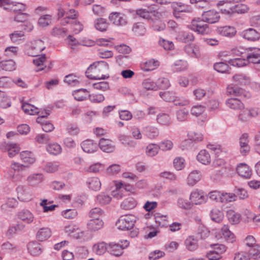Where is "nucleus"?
<instances>
[{"mask_svg":"<svg viewBox=\"0 0 260 260\" xmlns=\"http://www.w3.org/2000/svg\"><path fill=\"white\" fill-rule=\"evenodd\" d=\"M109 70L108 64L104 61L94 62L88 68L86 72L87 77L91 79H106L109 78L107 73Z\"/></svg>","mask_w":260,"mask_h":260,"instance_id":"f257e3e1","label":"nucleus"},{"mask_svg":"<svg viewBox=\"0 0 260 260\" xmlns=\"http://www.w3.org/2000/svg\"><path fill=\"white\" fill-rule=\"evenodd\" d=\"M64 231L68 236L76 239L81 240L85 239V232L80 230L78 225L73 222L66 224Z\"/></svg>","mask_w":260,"mask_h":260,"instance_id":"f03ea898","label":"nucleus"},{"mask_svg":"<svg viewBox=\"0 0 260 260\" xmlns=\"http://www.w3.org/2000/svg\"><path fill=\"white\" fill-rule=\"evenodd\" d=\"M205 21L200 18H196L192 20L188 27L198 34H206L209 31V28L208 24L205 23Z\"/></svg>","mask_w":260,"mask_h":260,"instance_id":"7ed1b4c3","label":"nucleus"},{"mask_svg":"<svg viewBox=\"0 0 260 260\" xmlns=\"http://www.w3.org/2000/svg\"><path fill=\"white\" fill-rule=\"evenodd\" d=\"M135 217L132 215H126L120 217L116 222L117 228L121 230L132 229L135 224Z\"/></svg>","mask_w":260,"mask_h":260,"instance_id":"20e7f679","label":"nucleus"},{"mask_svg":"<svg viewBox=\"0 0 260 260\" xmlns=\"http://www.w3.org/2000/svg\"><path fill=\"white\" fill-rule=\"evenodd\" d=\"M45 48V46L42 40L39 39L34 40L26 50V53L29 56H37Z\"/></svg>","mask_w":260,"mask_h":260,"instance_id":"39448f33","label":"nucleus"},{"mask_svg":"<svg viewBox=\"0 0 260 260\" xmlns=\"http://www.w3.org/2000/svg\"><path fill=\"white\" fill-rule=\"evenodd\" d=\"M16 191L18 199L22 202L30 201L34 197L33 190L24 186H19Z\"/></svg>","mask_w":260,"mask_h":260,"instance_id":"423d86ee","label":"nucleus"},{"mask_svg":"<svg viewBox=\"0 0 260 260\" xmlns=\"http://www.w3.org/2000/svg\"><path fill=\"white\" fill-rule=\"evenodd\" d=\"M189 199L192 204L201 205L207 201L208 197L202 191L196 189L191 192Z\"/></svg>","mask_w":260,"mask_h":260,"instance_id":"0eeeda50","label":"nucleus"},{"mask_svg":"<svg viewBox=\"0 0 260 260\" xmlns=\"http://www.w3.org/2000/svg\"><path fill=\"white\" fill-rule=\"evenodd\" d=\"M220 17L219 13L215 10L205 11L202 14L203 20L209 24H214L218 22Z\"/></svg>","mask_w":260,"mask_h":260,"instance_id":"6e6552de","label":"nucleus"},{"mask_svg":"<svg viewBox=\"0 0 260 260\" xmlns=\"http://www.w3.org/2000/svg\"><path fill=\"white\" fill-rule=\"evenodd\" d=\"M216 6L224 15L231 16L234 14V5L231 1H220L217 3Z\"/></svg>","mask_w":260,"mask_h":260,"instance_id":"1a4fd4ad","label":"nucleus"},{"mask_svg":"<svg viewBox=\"0 0 260 260\" xmlns=\"http://www.w3.org/2000/svg\"><path fill=\"white\" fill-rule=\"evenodd\" d=\"M226 92L229 95L241 96L246 99H248L251 96V94L249 92L245 91L241 88L232 85H230L227 87Z\"/></svg>","mask_w":260,"mask_h":260,"instance_id":"9d476101","label":"nucleus"},{"mask_svg":"<svg viewBox=\"0 0 260 260\" xmlns=\"http://www.w3.org/2000/svg\"><path fill=\"white\" fill-rule=\"evenodd\" d=\"M219 234L221 235V238L228 243H233L236 241V236L230 230L229 226L227 224L222 226Z\"/></svg>","mask_w":260,"mask_h":260,"instance_id":"9b49d317","label":"nucleus"},{"mask_svg":"<svg viewBox=\"0 0 260 260\" xmlns=\"http://www.w3.org/2000/svg\"><path fill=\"white\" fill-rule=\"evenodd\" d=\"M246 58L248 63H260V48H249L247 51Z\"/></svg>","mask_w":260,"mask_h":260,"instance_id":"f8f14e48","label":"nucleus"},{"mask_svg":"<svg viewBox=\"0 0 260 260\" xmlns=\"http://www.w3.org/2000/svg\"><path fill=\"white\" fill-rule=\"evenodd\" d=\"M17 217L27 224L32 223L35 219V215L28 209H22L17 213Z\"/></svg>","mask_w":260,"mask_h":260,"instance_id":"ddd939ff","label":"nucleus"},{"mask_svg":"<svg viewBox=\"0 0 260 260\" xmlns=\"http://www.w3.org/2000/svg\"><path fill=\"white\" fill-rule=\"evenodd\" d=\"M28 253L34 256H39L43 251L42 245L37 241H31L27 245Z\"/></svg>","mask_w":260,"mask_h":260,"instance_id":"4468645a","label":"nucleus"},{"mask_svg":"<svg viewBox=\"0 0 260 260\" xmlns=\"http://www.w3.org/2000/svg\"><path fill=\"white\" fill-rule=\"evenodd\" d=\"M184 50L186 54L191 57L199 58L201 56L200 48L199 45L193 44L186 45Z\"/></svg>","mask_w":260,"mask_h":260,"instance_id":"2eb2a0df","label":"nucleus"},{"mask_svg":"<svg viewBox=\"0 0 260 260\" xmlns=\"http://www.w3.org/2000/svg\"><path fill=\"white\" fill-rule=\"evenodd\" d=\"M99 145L100 149L105 152L110 153L115 150L114 143L110 139L102 138L99 141Z\"/></svg>","mask_w":260,"mask_h":260,"instance_id":"dca6fc26","label":"nucleus"},{"mask_svg":"<svg viewBox=\"0 0 260 260\" xmlns=\"http://www.w3.org/2000/svg\"><path fill=\"white\" fill-rule=\"evenodd\" d=\"M110 21L116 25H123L126 23L125 16L120 13L113 12L109 16Z\"/></svg>","mask_w":260,"mask_h":260,"instance_id":"f3484780","label":"nucleus"},{"mask_svg":"<svg viewBox=\"0 0 260 260\" xmlns=\"http://www.w3.org/2000/svg\"><path fill=\"white\" fill-rule=\"evenodd\" d=\"M81 146L82 150L88 153H94L98 149L97 143L89 139L83 141L81 143Z\"/></svg>","mask_w":260,"mask_h":260,"instance_id":"a211bd4d","label":"nucleus"},{"mask_svg":"<svg viewBox=\"0 0 260 260\" xmlns=\"http://www.w3.org/2000/svg\"><path fill=\"white\" fill-rule=\"evenodd\" d=\"M241 36L243 38L251 41H257L260 38V34L253 28H248L243 31Z\"/></svg>","mask_w":260,"mask_h":260,"instance_id":"6ab92c4d","label":"nucleus"},{"mask_svg":"<svg viewBox=\"0 0 260 260\" xmlns=\"http://www.w3.org/2000/svg\"><path fill=\"white\" fill-rule=\"evenodd\" d=\"M20 156L21 160L26 164L25 166L26 167L33 164L36 160L34 154L30 151H22L20 153Z\"/></svg>","mask_w":260,"mask_h":260,"instance_id":"aec40b11","label":"nucleus"},{"mask_svg":"<svg viewBox=\"0 0 260 260\" xmlns=\"http://www.w3.org/2000/svg\"><path fill=\"white\" fill-rule=\"evenodd\" d=\"M184 245L188 250L195 251L198 248V240L194 236H188L184 241Z\"/></svg>","mask_w":260,"mask_h":260,"instance_id":"412c9836","label":"nucleus"},{"mask_svg":"<svg viewBox=\"0 0 260 260\" xmlns=\"http://www.w3.org/2000/svg\"><path fill=\"white\" fill-rule=\"evenodd\" d=\"M123 249L120 244L114 242H111L108 245V252L116 256L121 255Z\"/></svg>","mask_w":260,"mask_h":260,"instance_id":"4be33fe9","label":"nucleus"},{"mask_svg":"<svg viewBox=\"0 0 260 260\" xmlns=\"http://www.w3.org/2000/svg\"><path fill=\"white\" fill-rule=\"evenodd\" d=\"M201 179L200 172L197 170L191 171L188 175L186 183L188 185L193 186Z\"/></svg>","mask_w":260,"mask_h":260,"instance_id":"5701e85b","label":"nucleus"},{"mask_svg":"<svg viewBox=\"0 0 260 260\" xmlns=\"http://www.w3.org/2000/svg\"><path fill=\"white\" fill-rule=\"evenodd\" d=\"M145 135L150 139H156L159 134L158 128L154 126L147 125L143 128Z\"/></svg>","mask_w":260,"mask_h":260,"instance_id":"b1692460","label":"nucleus"},{"mask_svg":"<svg viewBox=\"0 0 260 260\" xmlns=\"http://www.w3.org/2000/svg\"><path fill=\"white\" fill-rule=\"evenodd\" d=\"M217 32L223 36L232 37L236 34V30L233 26H224L218 27Z\"/></svg>","mask_w":260,"mask_h":260,"instance_id":"393cba45","label":"nucleus"},{"mask_svg":"<svg viewBox=\"0 0 260 260\" xmlns=\"http://www.w3.org/2000/svg\"><path fill=\"white\" fill-rule=\"evenodd\" d=\"M226 105L230 109L238 110L244 108L243 103L237 98H230L225 102Z\"/></svg>","mask_w":260,"mask_h":260,"instance_id":"a878e982","label":"nucleus"},{"mask_svg":"<svg viewBox=\"0 0 260 260\" xmlns=\"http://www.w3.org/2000/svg\"><path fill=\"white\" fill-rule=\"evenodd\" d=\"M104 226V222L101 218L91 219L87 223V229L91 231H96Z\"/></svg>","mask_w":260,"mask_h":260,"instance_id":"bb28decb","label":"nucleus"},{"mask_svg":"<svg viewBox=\"0 0 260 260\" xmlns=\"http://www.w3.org/2000/svg\"><path fill=\"white\" fill-rule=\"evenodd\" d=\"M226 217L229 222L233 225L238 224L241 220V214L232 209L227 211Z\"/></svg>","mask_w":260,"mask_h":260,"instance_id":"cd10ccee","label":"nucleus"},{"mask_svg":"<svg viewBox=\"0 0 260 260\" xmlns=\"http://www.w3.org/2000/svg\"><path fill=\"white\" fill-rule=\"evenodd\" d=\"M51 236V230L48 228L44 227L38 231L36 234V238L40 241H44L49 239Z\"/></svg>","mask_w":260,"mask_h":260,"instance_id":"c85d7f7f","label":"nucleus"},{"mask_svg":"<svg viewBox=\"0 0 260 260\" xmlns=\"http://www.w3.org/2000/svg\"><path fill=\"white\" fill-rule=\"evenodd\" d=\"M237 172L239 175L245 178H249L252 173L248 166L244 163L240 164L237 166Z\"/></svg>","mask_w":260,"mask_h":260,"instance_id":"c756f323","label":"nucleus"},{"mask_svg":"<svg viewBox=\"0 0 260 260\" xmlns=\"http://www.w3.org/2000/svg\"><path fill=\"white\" fill-rule=\"evenodd\" d=\"M197 160L201 164L207 165L211 162V156L206 150H201L197 156Z\"/></svg>","mask_w":260,"mask_h":260,"instance_id":"7c9ffc66","label":"nucleus"},{"mask_svg":"<svg viewBox=\"0 0 260 260\" xmlns=\"http://www.w3.org/2000/svg\"><path fill=\"white\" fill-rule=\"evenodd\" d=\"M159 66V62L154 59H150L141 64L142 70L146 72L153 71L158 68Z\"/></svg>","mask_w":260,"mask_h":260,"instance_id":"2f4dec72","label":"nucleus"},{"mask_svg":"<svg viewBox=\"0 0 260 260\" xmlns=\"http://www.w3.org/2000/svg\"><path fill=\"white\" fill-rule=\"evenodd\" d=\"M115 189L111 192V195L113 197L119 200L121 199L124 194L123 191V183L120 181L115 182Z\"/></svg>","mask_w":260,"mask_h":260,"instance_id":"473e14b6","label":"nucleus"},{"mask_svg":"<svg viewBox=\"0 0 260 260\" xmlns=\"http://www.w3.org/2000/svg\"><path fill=\"white\" fill-rule=\"evenodd\" d=\"M172 7L174 11L176 12H192V9L189 6L181 3L173 2L172 4Z\"/></svg>","mask_w":260,"mask_h":260,"instance_id":"72a5a7b5","label":"nucleus"},{"mask_svg":"<svg viewBox=\"0 0 260 260\" xmlns=\"http://www.w3.org/2000/svg\"><path fill=\"white\" fill-rule=\"evenodd\" d=\"M137 201L133 197H129L125 199L120 204L121 208L125 210L132 209L136 207Z\"/></svg>","mask_w":260,"mask_h":260,"instance_id":"f704fd0d","label":"nucleus"},{"mask_svg":"<svg viewBox=\"0 0 260 260\" xmlns=\"http://www.w3.org/2000/svg\"><path fill=\"white\" fill-rule=\"evenodd\" d=\"M18 205V202L14 198H9L5 203L2 205L1 209L3 212H7L10 209L15 208Z\"/></svg>","mask_w":260,"mask_h":260,"instance_id":"c9c22d12","label":"nucleus"},{"mask_svg":"<svg viewBox=\"0 0 260 260\" xmlns=\"http://www.w3.org/2000/svg\"><path fill=\"white\" fill-rule=\"evenodd\" d=\"M88 188L92 190L98 191L101 187V182L98 177H91L86 182Z\"/></svg>","mask_w":260,"mask_h":260,"instance_id":"e433bc0d","label":"nucleus"},{"mask_svg":"<svg viewBox=\"0 0 260 260\" xmlns=\"http://www.w3.org/2000/svg\"><path fill=\"white\" fill-rule=\"evenodd\" d=\"M92 250L96 254L102 255L108 251V245L104 242H99L93 246Z\"/></svg>","mask_w":260,"mask_h":260,"instance_id":"4c0bfd02","label":"nucleus"},{"mask_svg":"<svg viewBox=\"0 0 260 260\" xmlns=\"http://www.w3.org/2000/svg\"><path fill=\"white\" fill-rule=\"evenodd\" d=\"M156 122L162 125L169 126L171 124L172 120L170 115L167 113H159L157 115Z\"/></svg>","mask_w":260,"mask_h":260,"instance_id":"58836bf2","label":"nucleus"},{"mask_svg":"<svg viewBox=\"0 0 260 260\" xmlns=\"http://www.w3.org/2000/svg\"><path fill=\"white\" fill-rule=\"evenodd\" d=\"M43 180V176L42 174H34L29 175L27 178L28 183L31 186H36Z\"/></svg>","mask_w":260,"mask_h":260,"instance_id":"ea45409f","label":"nucleus"},{"mask_svg":"<svg viewBox=\"0 0 260 260\" xmlns=\"http://www.w3.org/2000/svg\"><path fill=\"white\" fill-rule=\"evenodd\" d=\"M21 108L25 113L29 115H36L40 112L38 108L26 103H22Z\"/></svg>","mask_w":260,"mask_h":260,"instance_id":"a19ab883","label":"nucleus"},{"mask_svg":"<svg viewBox=\"0 0 260 260\" xmlns=\"http://www.w3.org/2000/svg\"><path fill=\"white\" fill-rule=\"evenodd\" d=\"M237 196L234 193L221 191L220 203L227 204L228 203L236 201Z\"/></svg>","mask_w":260,"mask_h":260,"instance_id":"79ce46f5","label":"nucleus"},{"mask_svg":"<svg viewBox=\"0 0 260 260\" xmlns=\"http://www.w3.org/2000/svg\"><path fill=\"white\" fill-rule=\"evenodd\" d=\"M78 14L74 9H70L66 13V16L60 21L62 25H66L70 23L71 19H75L78 17Z\"/></svg>","mask_w":260,"mask_h":260,"instance_id":"37998d69","label":"nucleus"},{"mask_svg":"<svg viewBox=\"0 0 260 260\" xmlns=\"http://www.w3.org/2000/svg\"><path fill=\"white\" fill-rule=\"evenodd\" d=\"M187 62L182 59L176 60L172 66L173 70L177 72L184 71L187 70Z\"/></svg>","mask_w":260,"mask_h":260,"instance_id":"c03bdc74","label":"nucleus"},{"mask_svg":"<svg viewBox=\"0 0 260 260\" xmlns=\"http://www.w3.org/2000/svg\"><path fill=\"white\" fill-rule=\"evenodd\" d=\"M46 150L50 154L56 155L61 152L62 148L57 143H52L46 146Z\"/></svg>","mask_w":260,"mask_h":260,"instance_id":"a18cd8bd","label":"nucleus"},{"mask_svg":"<svg viewBox=\"0 0 260 260\" xmlns=\"http://www.w3.org/2000/svg\"><path fill=\"white\" fill-rule=\"evenodd\" d=\"M210 215L211 219L216 222L222 221L224 218L223 212L217 208L213 209L210 212Z\"/></svg>","mask_w":260,"mask_h":260,"instance_id":"49530a36","label":"nucleus"},{"mask_svg":"<svg viewBox=\"0 0 260 260\" xmlns=\"http://www.w3.org/2000/svg\"><path fill=\"white\" fill-rule=\"evenodd\" d=\"M233 81L238 84L247 85L250 82L249 77L243 74H236L233 76Z\"/></svg>","mask_w":260,"mask_h":260,"instance_id":"de8ad7c7","label":"nucleus"},{"mask_svg":"<svg viewBox=\"0 0 260 260\" xmlns=\"http://www.w3.org/2000/svg\"><path fill=\"white\" fill-rule=\"evenodd\" d=\"M88 91L85 89H80L74 91L73 95L74 99L78 101H82L85 100L88 96Z\"/></svg>","mask_w":260,"mask_h":260,"instance_id":"09e8293b","label":"nucleus"},{"mask_svg":"<svg viewBox=\"0 0 260 260\" xmlns=\"http://www.w3.org/2000/svg\"><path fill=\"white\" fill-rule=\"evenodd\" d=\"M159 149V148L158 145L151 143L146 147L145 152L147 156L153 157L158 154Z\"/></svg>","mask_w":260,"mask_h":260,"instance_id":"8fccbe9b","label":"nucleus"},{"mask_svg":"<svg viewBox=\"0 0 260 260\" xmlns=\"http://www.w3.org/2000/svg\"><path fill=\"white\" fill-rule=\"evenodd\" d=\"M109 24L107 21L102 18H98L94 21L95 28L101 31H105L108 28Z\"/></svg>","mask_w":260,"mask_h":260,"instance_id":"3c124183","label":"nucleus"},{"mask_svg":"<svg viewBox=\"0 0 260 260\" xmlns=\"http://www.w3.org/2000/svg\"><path fill=\"white\" fill-rule=\"evenodd\" d=\"M6 149L8 152L10 157H13L18 154L20 151L19 147L14 143H8L6 145Z\"/></svg>","mask_w":260,"mask_h":260,"instance_id":"603ef678","label":"nucleus"},{"mask_svg":"<svg viewBox=\"0 0 260 260\" xmlns=\"http://www.w3.org/2000/svg\"><path fill=\"white\" fill-rule=\"evenodd\" d=\"M142 86L147 90H157L158 87L156 83L150 78H147L143 80Z\"/></svg>","mask_w":260,"mask_h":260,"instance_id":"864d4df0","label":"nucleus"},{"mask_svg":"<svg viewBox=\"0 0 260 260\" xmlns=\"http://www.w3.org/2000/svg\"><path fill=\"white\" fill-rule=\"evenodd\" d=\"M0 67L3 70L12 71L15 69V63L12 59L3 60L0 62Z\"/></svg>","mask_w":260,"mask_h":260,"instance_id":"5fc2aeb1","label":"nucleus"},{"mask_svg":"<svg viewBox=\"0 0 260 260\" xmlns=\"http://www.w3.org/2000/svg\"><path fill=\"white\" fill-rule=\"evenodd\" d=\"M152 7H149L147 9H139L136 11V14L140 17L149 20L152 14Z\"/></svg>","mask_w":260,"mask_h":260,"instance_id":"6e6d98bb","label":"nucleus"},{"mask_svg":"<svg viewBox=\"0 0 260 260\" xmlns=\"http://www.w3.org/2000/svg\"><path fill=\"white\" fill-rule=\"evenodd\" d=\"M229 63L234 67L240 68L246 66L248 63V62L247 59L235 58L229 60Z\"/></svg>","mask_w":260,"mask_h":260,"instance_id":"4d7b16f0","label":"nucleus"},{"mask_svg":"<svg viewBox=\"0 0 260 260\" xmlns=\"http://www.w3.org/2000/svg\"><path fill=\"white\" fill-rule=\"evenodd\" d=\"M46 61V58L45 55H42L40 57H37L34 59L33 62L34 64L38 68L36 70L37 72L44 69L45 67L44 63Z\"/></svg>","mask_w":260,"mask_h":260,"instance_id":"13d9d810","label":"nucleus"},{"mask_svg":"<svg viewBox=\"0 0 260 260\" xmlns=\"http://www.w3.org/2000/svg\"><path fill=\"white\" fill-rule=\"evenodd\" d=\"M159 94L160 98L165 101L173 103L176 95L174 92L170 91L160 92Z\"/></svg>","mask_w":260,"mask_h":260,"instance_id":"bf43d9fd","label":"nucleus"},{"mask_svg":"<svg viewBox=\"0 0 260 260\" xmlns=\"http://www.w3.org/2000/svg\"><path fill=\"white\" fill-rule=\"evenodd\" d=\"M180 39L185 43L193 42L194 40L193 35L191 32L182 31L179 36Z\"/></svg>","mask_w":260,"mask_h":260,"instance_id":"052dcab7","label":"nucleus"},{"mask_svg":"<svg viewBox=\"0 0 260 260\" xmlns=\"http://www.w3.org/2000/svg\"><path fill=\"white\" fill-rule=\"evenodd\" d=\"M173 103L175 106L182 107L188 105L190 104V101L186 98L175 95Z\"/></svg>","mask_w":260,"mask_h":260,"instance_id":"680f3d73","label":"nucleus"},{"mask_svg":"<svg viewBox=\"0 0 260 260\" xmlns=\"http://www.w3.org/2000/svg\"><path fill=\"white\" fill-rule=\"evenodd\" d=\"M156 83V85H157L158 89H167L171 86L169 80L164 77L159 78Z\"/></svg>","mask_w":260,"mask_h":260,"instance_id":"e2e57ef3","label":"nucleus"},{"mask_svg":"<svg viewBox=\"0 0 260 260\" xmlns=\"http://www.w3.org/2000/svg\"><path fill=\"white\" fill-rule=\"evenodd\" d=\"M96 201L101 204H109L111 201V198L107 194L102 192L96 196Z\"/></svg>","mask_w":260,"mask_h":260,"instance_id":"0e129e2a","label":"nucleus"},{"mask_svg":"<svg viewBox=\"0 0 260 260\" xmlns=\"http://www.w3.org/2000/svg\"><path fill=\"white\" fill-rule=\"evenodd\" d=\"M177 119L181 122L186 121L188 117V111L185 109L178 110L176 113Z\"/></svg>","mask_w":260,"mask_h":260,"instance_id":"69168bd1","label":"nucleus"},{"mask_svg":"<svg viewBox=\"0 0 260 260\" xmlns=\"http://www.w3.org/2000/svg\"><path fill=\"white\" fill-rule=\"evenodd\" d=\"M159 149L164 151H169L173 147V142L169 140H165L158 144Z\"/></svg>","mask_w":260,"mask_h":260,"instance_id":"338daca9","label":"nucleus"},{"mask_svg":"<svg viewBox=\"0 0 260 260\" xmlns=\"http://www.w3.org/2000/svg\"><path fill=\"white\" fill-rule=\"evenodd\" d=\"M249 254L256 260H260V245H255L249 251Z\"/></svg>","mask_w":260,"mask_h":260,"instance_id":"774afa93","label":"nucleus"}]
</instances>
